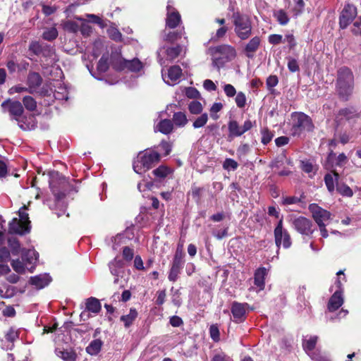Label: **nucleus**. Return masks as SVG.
<instances>
[{"mask_svg": "<svg viewBox=\"0 0 361 361\" xmlns=\"http://www.w3.org/2000/svg\"><path fill=\"white\" fill-rule=\"evenodd\" d=\"M355 87V78L352 71L348 67L340 68L337 71L336 91L338 98L347 102L351 97Z\"/></svg>", "mask_w": 361, "mask_h": 361, "instance_id": "f257e3e1", "label": "nucleus"}, {"mask_svg": "<svg viewBox=\"0 0 361 361\" xmlns=\"http://www.w3.org/2000/svg\"><path fill=\"white\" fill-rule=\"evenodd\" d=\"M209 52L212 55V66L218 71L235 57V49L226 44L211 47Z\"/></svg>", "mask_w": 361, "mask_h": 361, "instance_id": "f03ea898", "label": "nucleus"}, {"mask_svg": "<svg viewBox=\"0 0 361 361\" xmlns=\"http://www.w3.org/2000/svg\"><path fill=\"white\" fill-rule=\"evenodd\" d=\"M159 160L160 154L155 151L140 152L133 161V170L135 173L142 174L150 169Z\"/></svg>", "mask_w": 361, "mask_h": 361, "instance_id": "7ed1b4c3", "label": "nucleus"}, {"mask_svg": "<svg viewBox=\"0 0 361 361\" xmlns=\"http://www.w3.org/2000/svg\"><path fill=\"white\" fill-rule=\"evenodd\" d=\"M1 108L4 112L8 111L12 118L17 121L18 126L25 130L29 128L24 125V118H22V115L24 112L23 106L22 104L18 101H11L7 99L2 102Z\"/></svg>", "mask_w": 361, "mask_h": 361, "instance_id": "20e7f679", "label": "nucleus"}, {"mask_svg": "<svg viewBox=\"0 0 361 361\" xmlns=\"http://www.w3.org/2000/svg\"><path fill=\"white\" fill-rule=\"evenodd\" d=\"M233 18L236 35L242 40L248 39L252 34V25L249 18L236 13L233 15Z\"/></svg>", "mask_w": 361, "mask_h": 361, "instance_id": "39448f33", "label": "nucleus"}, {"mask_svg": "<svg viewBox=\"0 0 361 361\" xmlns=\"http://www.w3.org/2000/svg\"><path fill=\"white\" fill-rule=\"evenodd\" d=\"M293 123L290 130L293 136H298L303 130L311 131L314 126L311 118L305 114L300 113L293 116Z\"/></svg>", "mask_w": 361, "mask_h": 361, "instance_id": "423d86ee", "label": "nucleus"}, {"mask_svg": "<svg viewBox=\"0 0 361 361\" xmlns=\"http://www.w3.org/2000/svg\"><path fill=\"white\" fill-rule=\"evenodd\" d=\"M293 227L300 234L310 235L313 233L312 221L304 216H298L290 220Z\"/></svg>", "mask_w": 361, "mask_h": 361, "instance_id": "0eeeda50", "label": "nucleus"}, {"mask_svg": "<svg viewBox=\"0 0 361 361\" xmlns=\"http://www.w3.org/2000/svg\"><path fill=\"white\" fill-rule=\"evenodd\" d=\"M275 243L278 247L281 245L286 249L291 245V239L288 232L283 228V220L280 219L274 229Z\"/></svg>", "mask_w": 361, "mask_h": 361, "instance_id": "6e6552de", "label": "nucleus"}, {"mask_svg": "<svg viewBox=\"0 0 361 361\" xmlns=\"http://www.w3.org/2000/svg\"><path fill=\"white\" fill-rule=\"evenodd\" d=\"M357 8L353 4H347L344 6L339 16V27L345 29L357 16Z\"/></svg>", "mask_w": 361, "mask_h": 361, "instance_id": "1a4fd4ad", "label": "nucleus"}, {"mask_svg": "<svg viewBox=\"0 0 361 361\" xmlns=\"http://www.w3.org/2000/svg\"><path fill=\"white\" fill-rule=\"evenodd\" d=\"M308 209L312 214L313 219L318 226L325 224V222L331 219V214L317 204H310Z\"/></svg>", "mask_w": 361, "mask_h": 361, "instance_id": "9d476101", "label": "nucleus"}, {"mask_svg": "<svg viewBox=\"0 0 361 361\" xmlns=\"http://www.w3.org/2000/svg\"><path fill=\"white\" fill-rule=\"evenodd\" d=\"M172 1H168L166 6V26L170 29H174L181 23V16L179 12L171 5Z\"/></svg>", "mask_w": 361, "mask_h": 361, "instance_id": "9b49d317", "label": "nucleus"}, {"mask_svg": "<svg viewBox=\"0 0 361 361\" xmlns=\"http://www.w3.org/2000/svg\"><path fill=\"white\" fill-rule=\"evenodd\" d=\"M247 307H248L247 303H240L235 301L232 303L231 313L235 322L240 323L245 320Z\"/></svg>", "mask_w": 361, "mask_h": 361, "instance_id": "f8f14e48", "label": "nucleus"}, {"mask_svg": "<svg viewBox=\"0 0 361 361\" xmlns=\"http://www.w3.org/2000/svg\"><path fill=\"white\" fill-rule=\"evenodd\" d=\"M120 63V66L117 67L120 70L128 69L133 72H137L142 68L141 61L137 59H133V60L121 59Z\"/></svg>", "mask_w": 361, "mask_h": 361, "instance_id": "ddd939ff", "label": "nucleus"}, {"mask_svg": "<svg viewBox=\"0 0 361 361\" xmlns=\"http://www.w3.org/2000/svg\"><path fill=\"white\" fill-rule=\"evenodd\" d=\"M30 228L23 222L19 221L16 218L13 219L9 223L8 231L11 233L24 234L29 232Z\"/></svg>", "mask_w": 361, "mask_h": 361, "instance_id": "4468645a", "label": "nucleus"}, {"mask_svg": "<svg viewBox=\"0 0 361 361\" xmlns=\"http://www.w3.org/2000/svg\"><path fill=\"white\" fill-rule=\"evenodd\" d=\"M261 39L259 37L255 36L252 37L245 45L244 51L247 57L252 58L255 53L259 49Z\"/></svg>", "mask_w": 361, "mask_h": 361, "instance_id": "2eb2a0df", "label": "nucleus"}, {"mask_svg": "<svg viewBox=\"0 0 361 361\" xmlns=\"http://www.w3.org/2000/svg\"><path fill=\"white\" fill-rule=\"evenodd\" d=\"M343 303V298L340 290H336L330 298L328 303V309L330 312L338 310Z\"/></svg>", "mask_w": 361, "mask_h": 361, "instance_id": "dca6fc26", "label": "nucleus"}, {"mask_svg": "<svg viewBox=\"0 0 361 361\" xmlns=\"http://www.w3.org/2000/svg\"><path fill=\"white\" fill-rule=\"evenodd\" d=\"M51 279L48 274H40L31 277L30 283L35 286L37 289H41L47 286Z\"/></svg>", "mask_w": 361, "mask_h": 361, "instance_id": "f3484780", "label": "nucleus"}, {"mask_svg": "<svg viewBox=\"0 0 361 361\" xmlns=\"http://www.w3.org/2000/svg\"><path fill=\"white\" fill-rule=\"evenodd\" d=\"M38 257V253L35 250H23L22 251V259L25 262V265H31L30 269L33 268V264L36 262Z\"/></svg>", "mask_w": 361, "mask_h": 361, "instance_id": "a211bd4d", "label": "nucleus"}, {"mask_svg": "<svg viewBox=\"0 0 361 361\" xmlns=\"http://www.w3.org/2000/svg\"><path fill=\"white\" fill-rule=\"evenodd\" d=\"M358 115L357 111L354 107H347L338 111L336 118H345L348 121L358 117Z\"/></svg>", "mask_w": 361, "mask_h": 361, "instance_id": "6ab92c4d", "label": "nucleus"}, {"mask_svg": "<svg viewBox=\"0 0 361 361\" xmlns=\"http://www.w3.org/2000/svg\"><path fill=\"white\" fill-rule=\"evenodd\" d=\"M56 355L65 361H75L76 353L71 349L58 348L55 350Z\"/></svg>", "mask_w": 361, "mask_h": 361, "instance_id": "aec40b11", "label": "nucleus"}, {"mask_svg": "<svg viewBox=\"0 0 361 361\" xmlns=\"http://www.w3.org/2000/svg\"><path fill=\"white\" fill-rule=\"evenodd\" d=\"M267 274V269L264 267L257 269L255 273L254 283L259 290H263L264 288V279Z\"/></svg>", "mask_w": 361, "mask_h": 361, "instance_id": "412c9836", "label": "nucleus"}, {"mask_svg": "<svg viewBox=\"0 0 361 361\" xmlns=\"http://www.w3.org/2000/svg\"><path fill=\"white\" fill-rule=\"evenodd\" d=\"M109 269L111 273L116 276L114 283L117 284L119 283V278L121 273L122 272V262L120 260L115 259L113 262L109 264Z\"/></svg>", "mask_w": 361, "mask_h": 361, "instance_id": "4be33fe9", "label": "nucleus"}, {"mask_svg": "<svg viewBox=\"0 0 361 361\" xmlns=\"http://www.w3.org/2000/svg\"><path fill=\"white\" fill-rule=\"evenodd\" d=\"M183 265V262L173 261L169 274V280L170 281L175 282L178 279Z\"/></svg>", "mask_w": 361, "mask_h": 361, "instance_id": "5701e85b", "label": "nucleus"}, {"mask_svg": "<svg viewBox=\"0 0 361 361\" xmlns=\"http://www.w3.org/2000/svg\"><path fill=\"white\" fill-rule=\"evenodd\" d=\"M103 342L100 339H94L86 347V352L90 355H97L101 350Z\"/></svg>", "mask_w": 361, "mask_h": 361, "instance_id": "b1692460", "label": "nucleus"}, {"mask_svg": "<svg viewBox=\"0 0 361 361\" xmlns=\"http://www.w3.org/2000/svg\"><path fill=\"white\" fill-rule=\"evenodd\" d=\"M86 307L85 309L87 312H92L94 314H97L101 310V304L98 299L95 298H90L86 300Z\"/></svg>", "mask_w": 361, "mask_h": 361, "instance_id": "393cba45", "label": "nucleus"}, {"mask_svg": "<svg viewBox=\"0 0 361 361\" xmlns=\"http://www.w3.org/2000/svg\"><path fill=\"white\" fill-rule=\"evenodd\" d=\"M339 174L337 172H334L332 174H326L324 177V181L327 189L329 192H333L335 189V183H338Z\"/></svg>", "mask_w": 361, "mask_h": 361, "instance_id": "a878e982", "label": "nucleus"}, {"mask_svg": "<svg viewBox=\"0 0 361 361\" xmlns=\"http://www.w3.org/2000/svg\"><path fill=\"white\" fill-rule=\"evenodd\" d=\"M42 79L37 73H31L27 77V83L30 90L36 89L42 84Z\"/></svg>", "mask_w": 361, "mask_h": 361, "instance_id": "bb28decb", "label": "nucleus"}, {"mask_svg": "<svg viewBox=\"0 0 361 361\" xmlns=\"http://www.w3.org/2000/svg\"><path fill=\"white\" fill-rule=\"evenodd\" d=\"M229 137H240L243 135L241 126L235 120L230 121L228 124Z\"/></svg>", "mask_w": 361, "mask_h": 361, "instance_id": "cd10ccee", "label": "nucleus"}, {"mask_svg": "<svg viewBox=\"0 0 361 361\" xmlns=\"http://www.w3.org/2000/svg\"><path fill=\"white\" fill-rule=\"evenodd\" d=\"M157 128L163 134H169L173 130V123L169 119H163L157 124Z\"/></svg>", "mask_w": 361, "mask_h": 361, "instance_id": "c85d7f7f", "label": "nucleus"}, {"mask_svg": "<svg viewBox=\"0 0 361 361\" xmlns=\"http://www.w3.org/2000/svg\"><path fill=\"white\" fill-rule=\"evenodd\" d=\"M182 75V70L178 66H173L169 69L168 78L172 83L176 82Z\"/></svg>", "mask_w": 361, "mask_h": 361, "instance_id": "c756f323", "label": "nucleus"}, {"mask_svg": "<svg viewBox=\"0 0 361 361\" xmlns=\"http://www.w3.org/2000/svg\"><path fill=\"white\" fill-rule=\"evenodd\" d=\"M188 118L185 113L178 111L174 113L173 122L178 127H184L188 123Z\"/></svg>", "mask_w": 361, "mask_h": 361, "instance_id": "7c9ffc66", "label": "nucleus"}, {"mask_svg": "<svg viewBox=\"0 0 361 361\" xmlns=\"http://www.w3.org/2000/svg\"><path fill=\"white\" fill-rule=\"evenodd\" d=\"M137 316V312L135 309H130V312L126 315H123L121 320L124 322L126 327L130 326Z\"/></svg>", "mask_w": 361, "mask_h": 361, "instance_id": "2f4dec72", "label": "nucleus"}, {"mask_svg": "<svg viewBox=\"0 0 361 361\" xmlns=\"http://www.w3.org/2000/svg\"><path fill=\"white\" fill-rule=\"evenodd\" d=\"M318 337L311 336L309 339L305 340L302 343V346L305 352L308 354L312 351L315 348L316 343L317 342Z\"/></svg>", "mask_w": 361, "mask_h": 361, "instance_id": "473e14b6", "label": "nucleus"}, {"mask_svg": "<svg viewBox=\"0 0 361 361\" xmlns=\"http://www.w3.org/2000/svg\"><path fill=\"white\" fill-rule=\"evenodd\" d=\"M11 266H12V268L13 269V270L18 274L25 273V268H27L30 271H32V270H31V269H30L27 265H25V262H23V261L22 262L19 259H16V260L13 259L11 262Z\"/></svg>", "mask_w": 361, "mask_h": 361, "instance_id": "72a5a7b5", "label": "nucleus"}, {"mask_svg": "<svg viewBox=\"0 0 361 361\" xmlns=\"http://www.w3.org/2000/svg\"><path fill=\"white\" fill-rule=\"evenodd\" d=\"M181 51L182 48L179 45L167 48L166 50L167 59L170 61L174 60L180 55Z\"/></svg>", "mask_w": 361, "mask_h": 361, "instance_id": "f704fd0d", "label": "nucleus"}, {"mask_svg": "<svg viewBox=\"0 0 361 361\" xmlns=\"http://www.w3.org/2000/svg\"><path fill=\"white\" fill-rule=\"evenodd\" d=\"M153 174L159 178H164L171 173L170 168L161 165L152 171Z\"/></svg>", "mask_w": 361, "mask_h": 361, "instance_id": "c9c22d12", "label": "nucleus"}, {"mask_svg": "<svg viewBox=\"0 0 361 361\" xmlns=\"http://www.w3.org/2000/svg\"><path fill=\"white\" fill-rule=\"evenodd\" d=\"M23 103L25 109L28 111H32L37 108L36 101L30 96L24 97L23 99Z\"/></svg>", "mask_w": 361, "mask_h": 361, "instance_id": "e433bc0d", "label": "nucleus"}, {"mask_svg": "<svg viewBox=\"0 0 361 361\" xmlns=\"http://www.w3.org/2000/svg\"><path fill=\"white\" fill-rule=\"evenodd\" d=\"M188 109L192 114H200L203 110L202 104L198 101H192L188 104Z\"/></svg>", "mask_w": 361, "mask_h": 361, "instance_id": "4c0bfd02", "label": "nucleus"}, {"mask_svg": "<svg viewBox=\"0 0 361 361\" xmlns=\"http://www.w3.org/2000/svg\"><path fill=\"white\" fill-rule=\"evenodd\" d=\"M208 121V115L207 113L201 114L197 117L192 123L194 128H200L205 126Z\"/></svg>", "mask_w": 361, "mask_h": 361, "instance_id": "58836bf2", "label": "nucleus"}, {"mask_svg": "<svg viewBox=\"0 0 361 361\" xmlns=\"http://www.w3.org/2000/svg\"><path fill=\"white\" fill-rule=\"evenodd\" d=\"M337 191L342 195L346 197H352L353 195L351 188L345 184H339L337 183Z\"/></svg>", "mask_w": 361, "mask_h": 361, "instance_id": "ea45409f", "label": "nucleus"}, {"mask_svg": "<svg viewBox=\"0 0 361 361\" xmlns=\"http://www.w3.org/2000/svg\"><path fill=\"white\" fill-rule=\"evenodd\" d=\"M274 16L276 18L278 22L282 25H285L289 22V18L283 10L277 11L274 13Z\"/></svg>", "mask_w": 361, "mask_h": 361, "instance_id": "a19ab883", "label": "nucleus"}, {"mask_svg": "<svg viewBox=\"0 0 361 361\" xmlns=\"http://www.w3.org/2000/svg\"><path fill=\"white\" fill-rule=\"evenodd\" d=\"M238 167V162L233 159L226 158L223 163V168L227 171H235Z\"/></svg>", "mask_w": 361, "mask_h": 361, "instance_id": "79ce46f5", "label": "nucleus"}, {"mask_svg": "<svg viewBox=\"0 0 361 361\" xmlns=\"http://www.w3.org/2000/svg\"><path fill=\"white\" fill-rule=\"evenodd\" d=\"M63 29L70 32H77L79 30V26L77 23L72 20H67L63 24Z\"/></svg>", "mask_w": 361, "mask_h": 361, "instance_id": "37998d69", "label": "nucleus"}, {"mask_svg": "<svg viewBox=\"0 0 361 361\" xmlns=\"http://www.w3.org/2000/svg\"><path fill=\"white\" fill-rule=\"evenodd\" d=\"M109 68L108 56L103 55L97 64V70L101 73L106 72Z\"/></svg>", "mask_w": 361, "mask_h": 361, "instance_id": "c03bdc74", "label": "nucleus"}, {"mask_svg": "<svg viewBox=\"0 0 361 361\" xmlns=\"http://www.w3.org/2000/svg\"><path fill=\"white\" fill-rule=\"evenodd\" d=\"M58 36V31L55 27H51L43 33V38L48 41H51L55 39Z\"/></svg>", "mask_w": 361, "mask_h": 361, "instance_id": "a18cd8bd", "label": "nucleus"}, {"mask_svg": "<svg viewBox=\"0 0 361 361\" xmlns=\"http://www.w3.org/2000/svg\"><path fill=\"white\" fill-rule=\"evenodd\" d=\"M8 243L12 255H18L20 251L19 242L16 239H10Z\"/></svg>", "mask_w": 361, "mask_h": 361, "instance_id": "49530a36", "label": "nucleus"}, {"mask_svg": "<svg viewBox=\"0 0 361 361\" xmlns=\"http://www.w3.org/2000/svg\"><path fill=\"white\" fill-rule=\"evenodd\" d=\"M246 96L243 92L237 93L235 102L238 108H244L246 104Z\"/></svg>", "mask_w": 361, "mask_h": 361, "instance_id": "de8ad7c7", "label": "nucleus"}, {"mask_svg": "<svg viewBox=\"0 0 361 361\" xmlns=\"http://www.w3.org/2000/svg\"><path fill=\"white\" fill-rule=\"evenodd\" d=\"M44 44H40L37 42H32L29 47V49L32 51L35 54L39 55L43 51Z\"/></svg>", "mask_w": 361, "mask_h": 361, "instance_id": "09e8293b", "label": "nucleus"}, {"mask_svg": "<svg viewBox=\"0 0 361 361\" xmlns=\"http://www.w3.org/2000/svg\"><path fill=\"white\" fill-rule=\"evenodd\" d=\"M250 145L248 144H243L237 149V155L239 159L245 157L250 152Z\"/></svg>", "mask_w": 361, "mask_h": 361, "instance_id": "8fccbe9b", "label": "nucleus"}, {"mask_svg": "<svg viewBox=\"0 0 361 361\" xmlns=\"http://www.w3.org/2000/svg\"><path fill=\"white\" fill-rule=\"evenodd\" d=\"M305 2L303 0H298L296 1L295 7L293 8L294 16H298L300 15L304 10Z\"/></svg>", "mask_w": 361, "mask_h": 361, "instance_id": "3c124183", "label": "nucleus"}, {"mask_svg": "<svg viewBox=\"0 0 361 361\" xmlns=\"http://www.w3.org/2000/svg\"><path fill=\"white\" fill-rule=\"evenodd\" d=\"M26 209H27L26 207L23 206L19 210L20 219H18V220L22 221V222H23L24 224H25V225L29 226V224H30V221H29L28 214L25 212V210Z\"/></svg>", "mask_w": 361, "mask_h": 361, "instance_id": "603ef678", "label": "nucleus"}, {"mask_svg": "<svg viewBox=\"0 0 361 361\" xmlns=\"http://www.w3.org/2000/svg\"><path fill=\"white\" fill-rule=\"evenodd\" d=\"M108 33L109 37L116 42L121 41L122 35L121 33L116 28H111L108 30Z\"/></svg>", "mask_w": 361, "mask_h": 361, "instance_id": "864d4df0", "label": "nucleus"}, {"mask_svg": "<svg viewBox=\"0 0 361 361\" xmlns=\"http://www.w3.org/2000/svg\"><path fill=\"white\" fill-rule=\"evenodd\" d=\"M262 142L264 145L268 144L273 137V134L267 129H264L262 130Z\"/></svg>", "mask_w": 361, "mask_h": 361, "instance_id": "5fc2aeb1", "label": "nucleus"}, {"mask_svg": "<svg viewBox=\"0 0 361 361\" xmlns=\"http://www.w3.org/2000/svg\"><path fill=\"white\" fill-rule=\"evenodd\" d=\"M310 357L314 361H329L326 356L322 355L319 352L312 351L308 353Z\"/></svg>", "mask_w": 361, "mask_h": 361, "instance_id": "6e6d98bb", "label": "nucleus"}, {"mask_svg": "<svg viewBox=\"0 0 361 361\" xmlns=\"http://www.w3.org/2000/svg\"><path fill=\"white\" fill-rule=\"evenodd\" d=\"M224 90L226 95L228 97H233L236 94L235 87L231 84H226L224 86Z\"/></svg>", "mask_w": 361, "mask_h": 361, "instance_id": "4d7b16f0", "label": "nucleus"}, {"mask_svg": "<svg viewBox=\"0 0 361 361\" xmlns=\"http://www.w3.org/2000/svg\"><path fill=\"white\" fill-rule=\"evenodd\" d=\"M351 30L355 35L361 36V17L358 18V19L354 22Z\"/></svg>", "mask_w": 361, "mask_h": 361, "instance_id": "13d9d810", "label": "nucleus"}, {"mask_svg": "<svg viewBox=\"0 0 361 361\" xmlns=\"http://www.w3.org/2000/svg\"><path fill=\"white\" fill-rule=\"evenodd\" d=\"M41 54L44 57L52 58L55 55V51L51 46L44 44V50Z\"/></svg>", "mask_w": 361, "mask_h": 361, "instance_id": "bf43d9fd", "label": "nucleus"}, {"mask_svg": "<svg viewBox=\"0 0 361 361\" xmlns=\"http://www.w3.org/2000/svg\"><path fill=\"white\" fill-rule=\"evenodd\" d=\"M133 250L129 247H125L123 250V257L126 261H131L133 258Z\"/></svg>", "mask_w": 361, "mask_h": 361, "instance_id": "052dcab7", "label": "nucleus"}, {"mask_svg": "<svg viewBox=\"0 0 361 361\" xmlns=\"http://www.w3.org/2000/svg\"><path fill=\"white\" fill-rule=\"evenodd\" d=\"M10 258V252L6 247L0 249V262H6Z\"/></svg>", "mask_w": 361, "mask_h": 361, "instance_id": "680f3d73", "label": "nucleus"}, {"mask_svg": "<svg viewBox=\"0 0 361 361\" xmlns=\"http://www.w3.org/2000/svg\"><path fill=\"white\" fill-rule=\"evenodd\" d=\"M185 95L188 97V98H192V99H195V98H197L199 97L200 96V93L194 87H188L186 90H185Z\"/></svg>", "mask_w": 361, "mask_h": 361, "instance_id": "e2e57ef3", "label": "nucleus"}, {"mask_svg": "<svg viewBox=\"0 0 361 361\" xmlns=\"http://www.w3.org/2000/svg\"><path fill=\"white\" fill-rule=\"evenodd\" d=\"M283 41V37L281 35H271L269 37V42L271 44H279Z\"/></svg>", "mask_w": 361, "mask_h": 361, "instance_id": "0e129e2a", "label": "nucleus"}, {"mask_svg": "<svg viewBox=\"0 0 361 361\" xmlns=\"http://www.w3.org/2000/svg\"><path fill=\"white\" fill-rule=\"evenodd\" d=\"M87 17L93 23L98 24L101 27H105L103 20L94 14H87Z\"/></svg>", "mask_w": 361, "mask_h": 361, "instance_id": "69168bd1", "label": "nucleus"}, {"mask_svg": "<svg viewBox=\"0 0 361 361\" xmlns=\"http://www.w3.org/2000/svg\"><path fill=\"white\" fill-rule=\"evenodd\" d=\"M209 333L211 338L214 341H218L219 340V331L217 326H211L209 329Z\"/></svg>", "mask_w": 361, "mask_h": 361, "instance_id": "338daca9", "label": "nucleus"}, {"mask_svg": "<svg viewBox=\"0 0 361 361\" xmlns=\"http://www.w3.org/2000/svg\"><path fill=\"white\" fill-rule=\"evenodd\" d=\"M278 78L276 75H270L267 79V85L269 88H272L278 84Z\"/></svg>", "mask_w": 361, "mask_h": 361, "instance_id": "774afa93", "label": "nucleus"}]
</instances>
